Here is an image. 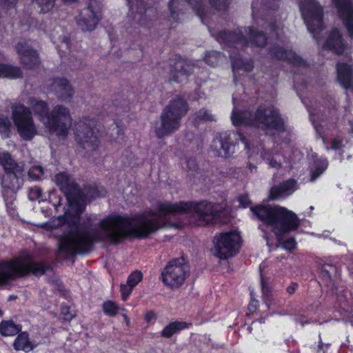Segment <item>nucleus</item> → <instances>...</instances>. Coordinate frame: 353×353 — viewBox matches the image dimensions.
<instances>
[{
	"mask_svg": "<svg viewBox=\"0 0 353 353\" xmlns=\"http://www.w3.org/2000/svg\"><path fill=\"white\" fill-rule=\"evenodd\" d=\"M268 163L269 165L273 168L279 169L280 168H281V163L280 162H278L274 157H271L269 159Z\"/></svg>",
	"mask_w": 353,
	"mask_h": 353,
	"instance_id": "59",
	"label": "nucleus"
},
{
	"mask_svg": "<svg viewBox=\"0 0 353 353\" xmlns=\"http://www.w3.org/2000/svg\"><path fill=\"white\" fill-rule=\"evenodd\" d=\"M336 79L340 85L347 90L353 87V68L345 62H338L336 65Z\"/></svg>",
	"mask_w": 353,
	"mask_h": 353,
	"instance_id": "22",
	"label": "nucleus"
},
{
	"mask_svg": "<svg viewBox=\"0 0 353 353\" xmlns=\"http://www.w3.org/2000/svg\"><path fill=\"white\" fill-rule=\"evenodd\" d=\"M68 203L73 212L67 216L66 222L74 230L58 236V250L72 257L90 252L94 243L108 241L117 245L131 238L147 239L162 226L157 216L194 214L202 225H212V202L207 200L165 201L158 203L156 210H149L132 216L126 214H108L99 220L90 232L85 230L91 223L90 216L80 223L81 215L85 209L84 198Z\"/></svg>",
	"mask_w": 353,
	"mask_h": 353,
	"instance_id": "1",
	"label": "nucleus"
},
{
	"mask_svg": "<svg viewBox=\"0 0 353 353\" xmlns=\"http://www.w3.org/2000/svg\"><path fill=\"white\" fill-rule=\"evenodd\" d=\"M300 10L308 31L316 37L323 29V8L317 0H304Z\"/></svg>",
	"mask_w": 353,
	"mask_h": 353,
	"instance_id": "11",
	"label": "nucleus"
},
{
	"mask_svg": "<svg viewBox=\"0 0 353 353\" xmlns=\"http://www.w3.org/2000/svg\"><path fill=\"white\" fill-rule=\"evenodd\" d=\"M336 267L332 264H323L319 272L321 282L326 286H330L332 283L333 277L336 276Z\"/></svg>",
	"mask_w": 353,
	"mask_h": 353,
	"instance_id": "28",
	"label": "nucleus"
},
{
	"mask_svg": "<svg viewBox=\"0 0 353 353\" xmlns=\"http://www.w3.org/2000/svg\"><path fill=\"white\" fill-rule=\"evenodd\" d=\"M314 168L311 171V181L316 180L327 169L328 163L325 159H317L314 162Z\"/></svg>",
	"mask_w": 353,
	"mask_h": 353,
	"instance_id": "33",
	"label": "nucleus"
},
{
	"mask_svg": "<svg viewBox=\"0 0 353 353\" xmlns=\"http://www.w3.org/2000/svg\"><path fill=\"white\" fill-rule=\"evenodd\" d=\"M323 103L325 108L327 109L330 117L337 115L338 104L334 97L330 94H325L323 98Z\"/></svg>",
	"mask_w": 353,
	"mask_h": 353,
	"instance_id": "34",
	"label": "nucleus"
},
{
	"mask_svg": "<svg viewBox=\"0 0 353 353\" xmlns=\"http://www.w3.org/2000/svg\"><path fill=\"white\" fill-rule=\"evenodd\" d=\"M1 78L17 79L23 77V72L20 67L9 63H3Z\"/></svg>",
	"mask_w": 353,
	"mask_h": 353,
	"instance_id": "31",
	"label": "nucleus"
},
{
	"mask_svg": "<svg viewBox=\"0 0 353 353\" xmlns=\"http://www.w3.org/2000/svg\"><path fill=\"white\" fill-rule=\"evenodd\" d=\"M134 289V288L130 286L127 282L125 284L121 283L119 290L121 292V299L123 301H127L132 293Z\"/></svg>",
	"mask_w": 353,
	"mask_h": 353,
	"instance_id": "45",
	"label": "nucleus"
},
{
	"mask_svg": "<svg viewBox=\"0 0 353 353\" xmlns=\"http://www.w3.org/2000/svg\"><path fill=\"white\" fill-rule=\"evenodd\" d=\"M102 310L105 315L114 317L117 315L119 306L115 301L108 300L103 303Z\"/></svg>",
	"mask_w": 353,
	"mask_h": 353,
	"instance_id": "37",
	"label": "nucleus"
},
{
	"mask_svg": "<svg viewBox=\"0 0 353 353\" xmlns=\"http://www.w3.org/2000/svg\"><path fill=\"white\" fill-rule=\"evenodd\" d=\"M30 105L34 115L40 121L44 122L50 132H54L59 137L68 136L72 120L68 108L62 105H57L50 112L48 103L36 98L30 99Z\"/></svg>",
	"mask_w": 353,
	"mask_h": 353,
	"instance_id": "4",
	"label": "nucleus"
},
{
	"mask_svg": "<svg viewBox=\"0 0 353 353\" xmlns=\"http://www.w3.org/2000/svg\"><path fill=\"white\" fill-rule=\"evenodd\" d=\"M324 47L336 54L341 55L343 54L346 45L343 35L338 28H334L330 31L324 43Z\"/></svg>",
	"mask_w": 353,
	"mask_h": 353,
	"instance_id": "23",
	"label": "nucleus"
},
{
	"mask_svg": "<svg viewBox=\"0 0 353 353\" xmlns=\"http://www.w3.org/2000/svg\"><path fill=\"white\" fill-rule=\"evenodd\" d=\"M3 262H5V260H0V285H6L14 281L10 270L1 267Z\"/></svg>",
	"mask_w": 353,
	"mask_h": 353,
	"instance_id": "41",
	"label": "nucleus"
},
{
	"mask_svg": "<svg viewBox=\"0 0 353 353\" xmlns=\"http://www.w3.org/2000/svg\"><path fill=\"white\" fill-rule=\"evenodd\" d=\"M298 288V283L295 282H292L290 285L287 288L286 291L290 295H292L294 294V292L297 290Z\"/></svg>",
	"mask_w": 353,
	"mask_h": 353,
	"instance_id": "58",
	"label": "nucleus"
},
{
	"mask_svg": "<svg viewBox=\"0 0 353 353\" xmlns=\"http://www.w3.org/2000/svg\"><path fill=\"white\" fill-rule=\"evenodd\" d=\"M195 120L198 121H214V119L209 110L202 108L195 112Z\"/></svg>",
	"mask_w": 353,
	"mask_h": 353,
	"instance_id": "42",
	"label": "nucleus"
},
{
	"mask_svg": "<svg viewBox=\"0 0 353 353\" xmlns=\"http://www.w3.org/2000/svg\"><path fill=\"white\" fill-rule=\"evenodd\" d=\"M13 347L17 351H26L29 352L32 350L35 345L30 341L29 334L26 332H19L17 338L13 343Z\"/></svg>",
	"mask_w": 353,
	"mask_h": 353,
	"instance_id": "27",
	"label": "nucleus"
},
{
	"mask_svg": "<svg viewBox=\"0 0 353 353\" xmlns=\"http://www.w3.org/2000/svg\"><path fill=\"white\" fill-rule=\"evenodd\" d=\"M43 174V169L39 165L32 166L28 170L29 177L35 181L39 180Z\"/></svg>",
	"mask_w": 353,
	"mask_h": 353,
	"instance_id": "46",
	"label": "nucleus"
},
{
	"mask_svg": "<svg viewBox=\"0 0 353 353\" xmlns=\"http://www.w3.org/2000/svg\"><path fill=\"white\" fill-rule=\"evenodd\" d=\"M268 54L272 59L283 61L294 67L307 68V62L291 49L274 43L270 45Z\"/></svg>",
	"mask_w": 353,
	"mask_h": 353,
	"instance_id": "16",
	"label": "nucleus"
},
{
	"mask_svg": "<svg viewBox=\"0 0 353 353\" xmlns=\"http://www.w3.org/2000/svg\"><path fill=\"white\" fill-rule=\"evenodd\" d=\"M70 307L62 305L61 307V313L65 316V319L70 320L73 318V315L70 313Z\"/></svg>",
	"mask_w": 353,
	"mask_h": 353,
	"instance_id": "57",
	"label": "nucleus"
},
{
	"mask_svg": "<svg viewBox=\"0 0 353 353\" xmlns=\"http://www.w3.org/2000/svg\"><path fill=\"white\" fill-rule=\"evenodd\" d=\"M344 145L342 143V141L339 139H334L331 141L330 145L326 146V150H332L336 152V154L335 157V159H339L340 161H341L344 157H343V152H344Z\"/></svg>",
	"mask_w": 353,
	"mask_h": 353,
	"instance_id": "35",
	"label": "nucleus"
},
{
	"mask_svg": "<svg viewBox=\"0 0 353 353\" xmlns=\"http://www.w3.org/2000/svg\"><path fill=\"white\" fill-rule=\"evenodd\" d=\"M237 140L247 144L248 140L240 131H225L218 133L212 141V149L215 151L218 157L229 158L234 153V148Z\"/></svg>",
	"mask_w": 353,
	"mask_h": 353,
	"instance_id": "12",
	"label": "nucleus"
},
{
	"mask_svg": "<svg viewBox=\"0 0 353 353\" xmlns=\"http://www.w3.org/2000/svg\"><path fill=\"white\" fill-rule=\"evenodd\" d=\"M223 55V53L218 51L212 50L206 52L204 57V61L208 65L214 68L219 65Z\"/></svg>",
	"mask_w": 353,
	"mask_h": 353,
	"instance_id": "36",
	"label": "nucleus"
},
{
	"mask_svg": "<svg viewBox=\"0 0 353 353\" xmlns=\"http://www.w3.org/2000/svg\"><path fill=\"white\" fill-rule=\"evenodd\" d=\"M231 121L236 127H251L278 133H283L287 130L285 120L279 110L274 106L265 104L259 105L254 113L250 110H238L234 108L231 114Z\"/></svg>",
	"mask_w": 353,
	"mask_h": 353,
	"instance_id": "2",
	"label": "nucleus"
},
{
	"mask_svg": "<svg viewBox=\"0 0 353 353\" xmlns=\"http://www.w3.org/2000/svg\"><path fill=\"white\" fill-rule=\"evenodd\" d=\"M261 283L263 295L269 299V296L271 295V292L270 290L268 285L264 281L263 277H261Z\"/></svg>",
	"mask_w": 353,
	"mask_h": 353,
	"instance_id": "55",
	"label": "nucleus"
},
{
	"mask_svg": "<svg viewBox=\"0 0 353 353\" xmlns=\"http://www.w3.org/2000/svg\"><path fill=\"white\" fill-rule=\"evenodd\" d=\"M43 195V191L41 188L39 187H34L30 190L29 199L31 201L39 200L41 199Z\"/></svg>",
	"mask_w": 353,
	"mask_h": 353,
	"instance_id": "49",
	"label": "nucleus"
},
{
	"mask_svg": "<svg viewBox=\"0 0 353 353\" xmlns=\"http://www.w3.org/2000/svg\"><path fill=\"white\" fill-rule=\"evenodd\" d=\"M54 181L60 190L64 194L68 201L83 199L85 197L79 185L66 172H59L54 176Z\"/></svg>",
	"mask_w": 353,
	"mask_h": 353,
	"instance_id": "15",
	"label": "nucleus"
},
{
	"mask_svg": "<svg viewBox=\"0 0 353 353\" xmlns=\"http://www.w3.org/2000/svg\"><path fill=\"white\" fill-rule=\"evenodd\" d=\"M229 55L234 72V81H236L235 72L236 71L240 70L244 60L239 52L234 53L231 51L230 52Z\"/></svg>",
	"mask_w": 353,
	"mask_h": 353,
	"instance_id": "38",
	"label": "nucleus"
},
{
	"mask_svg": "<svg viewBox=\"0 0 353 353\" xmlns=\"http://www.w3.org/2000/svg\"><path fill=\"white\" fill-rule=\"evenodd\" d=\"M143 274L141 271L136 270L132 271L128 276L126 282L135 288L143 281Z\"/></svg>",
	"mask_w": 353,
	"mask_h": 353,
	"instance_id": "39",
	"label": "nucleus"
},
{
	"mask_svg": "<svg viewBox=\"0 0 353 353\" xmlns=\"http://www.w3.org/2000/svg\"><path fill=\"white\" fill-rule=\"evenodd\" d=\"M296 189V181L294 179H290L281 182L277 185L271 187L268 198L271 201H275L284 196L291 195Z\"/></svg>",
	"mask_w": 353,
	"mask_h": 353,
	"instance_id": "24",
	"label": "nucleus"
},
{
	"mask_svg": "<svg viewBox=\"0 0 353 353\" xmlns=\"http://www.w3.org/2000/svg\"><path fill=\"white\" fill-rule=\"evenodd\" d=\"M332 3L348 36L353 38V0H332Z\"/></svg>",
	"mask_w": 353,
	"mask_h": 353,
	"instance_id": "19",
	"label": "nucleus"
},
{
	"mask_svg": "<svg viewBox=\"0 0 353 353\" xmlns=\"http://www.w3.org/2000/svg\"><path fill=\"white\" fill-rule=\"evenodd\" d=\"M52 89L57 98L62 101L70 100L74 92L69 80L64 77L54 78L52 83Z\"/></svg>",
	"mask_w": 353,
	"mask_h": 353,
	"instance_id": "21",
	"label": "nucleus"
},
{
	"mask_svg": "<svg viewBox=\"0 0 353 353\" xmlns=\"http://www.w3.org/2000/svg\"><path fill=\"white\" fill-rule=\"evenodd\" d=\"M149 10L150 8L147 7L144 0H139L137 2L135 12H134L133 6L130 5V11L132 12V14H134L133 18L135 20H137V22L140 26H143L145 24L147 12Z\"/></svg>",
	"mask_w": 353,
	"mask_h": 353,
	"instance_id": "29",
	"label": "nucleus"
},
{
	"mask_svg": "<svg viewBox=\"0 0 353 353\" xmlns=\"http://www.w3.org/2000/svg\"><path fill=\"white\" fill-rule=\"evenodd\" d=\"M11 123L8 118L3 114H0V134L3 138L9 136L10 132Z\"/></svg>",
	"mask_w": 353,
	"mask_h": 353,
	"instance_id": "40",
	"label": "nucleus"
},
{
	"mask_svg": "<svg viewBox=\"0 0 353 353\" xmlns=\"http://www.w3.org/2000/svg\"><path fill=\"white\" fill-rule=\"evenodd\" d=\"M254 68V61L252 59L244 60L240 70L250 72Z\"/></svg>",
	"mask_w": 353,
	"mask_h": 353,
	"instance_id": "52",
	"label": "nucleus"
},
{
	"mask_svg": "<svg viewBox=\"0 0 353 353\" xmlns=\"http://www.w3.org/2000/svg\"><path fill=\"white\" fill-rule=\"evenodd\" d=\"M193 72L194 65L184 60L181 55L176 54L174 59H170V81L179 83L186 79Z\"/></svg>",
	"mask_w": 353,
	"mask_h": 353,
	"instance_id": "18",
	"label": "nucleus"
},
{
	"mask_svg": "<svg viewBox=\"0 0 353 353\" xmlns=\"http://www.w3.org/2000/svg\"><path fill=\"white\" fill-rule=\"evenodd\" d=\"M12 119L17 132L24 141H31L37 134V129L30 108L23 104L12 107Z\"/></svg>",
	"mask_w": 353,
	"mask_h": 353,
	"instance_id": "9",
	"label": "nucleus"
},
{
	"mask_svg": "<svg viewBox=\"0 0 353 353\" xmlns=\"http://www.w3.org/2000/svg\"><path fill=\"white\" fill-rule=\"evenodd\" d=\"M34 1L41 8V12L47 13L54 8L56 0H34Z\"/></svg>",
	"mask_w": 353,
	"mask_h": 353,
	"instance_id": "43",
	"label": "nucleus"
},
{
	"mask_svg": "<svg viewBox=\"0 0 353 353\" xmlns=\"http://www.w3.org/2000/svg\"><path fill=\"white\" fill-rule=\"evenodd\" d=\"M249 169L250 170V171L252 172L254 170H256L257 169L256 166L252 164V163H249Z\"/></svg>",
	"mask_w": 353,
	"mask_h": 353,
	"instance_id": "64",
	"label": "nucleus"
},
{
	"mask_svg": "<svg viewBox=\"0 0 353 353\" xmlns=\"http://www.w3.org/2000/svg\"><path fill=\"white\" fill-rule=\"evenodd\" d=\"M23 174H3L1 179V185L3 190V196L6 197V194L13 192L15 188L18 186V182Z\"/></svg>",
	"mask_w": 353,
	"mask_h": 353,
	"instance_id": "26",
	"label": "nucleus"
},
{
	"mask_svg": "<svg viewBox=\"0 0 353 353\" xmlns=\"http://www.w3.org/2000/svg\"><path fill=\"white\" fill-rule=\"evenodd\" d=\"M113 105L116 108L117 110H121V112H128L130 110V103L125 99L119 101L118 99L113 100Z\"/></svg>",
	"mask_w": 353,
	"mask_h": 353,
	"instance_id": "48",
	"label": "nucleus"
},
{
	"mask_svg": "<svg viewBox=\"0 0 353 353\" xmlns=\"http://www.w3.org/2000/svg\"><path fill=\"white\" fill-rule=\"evenodd\" d=\"M216 41L229 48L239 46L242 49L249 46L264 48L268 41L267 34L262 30L252 26L238 27L234 30H223L219 31L216 36Z\"/></svg>",
	"mask_w": 353,
	"mask_h": 353,
	"instance_id": "5",
	"label": "nucleus"
},
{
	"mask_svg": "<svg viewBox=\"0 0 353 353\" xmlns=\"http://www.w3.org/2000/svg\"><path fill=\"white\" fill-rule=\"evenodd\" d=\"M21 325L15 324L12 320L2 321L0 323V333L4 336H14L20 332Z\"/></svg>",
	"mask_w": 353,
	"mask_h": 353,
	"instance_id": "32",
	"label": "nucleus"
},
{
	"mask_svg": "<svg viewBox=\"0 0 353 353\" xmlns=\"http://www.w3.org/2000/svg\"><path fill=\"white\" fill-rule=\"evenodd\" d=\"M103 5L98 0H89L87 6L82 9L76 17L77 25L82 31H92L94 30L102 15Z\"/></svg>",
	"mask_w": 353,
	"mask_h": 353,
	"instance_id": "14",
	"label": "nucleus"
},
{
	"mask_svg": "<svg viewBox=\"0 0 353 353\" xmlns=\"http://www.w3.org/2000/svg\"><path fill=\"white\" fill-rule=\"evenodd\" d=\"M259 306V303L257 301H253L252 303H250L248 305V310L251 312H254Z\"/></svg>",
	"mask_w": 353,
	"mask_h": 353,
	"instance_id": "61",
	"label": "nucleus"
},
{
	"mask_svg": "<svg viewBox=\"0 0 353 353\" xmlns=\"http://www.w3.org/2000/svg\"><path fill=\"white\" fill-rule=\"evenodd\" d=\"M0 165H2L5 171V174H23V168L14 161L8 152H1L0 151Z\"/></svg>",
	"mask_w": 353,
	"mask_h": 353,
	"instance_id": "25",
	"label": "nucleus"
},
{
	"mask_svg": "<svg viewBox=\"0 0 353 353\" xmlns=\"http://www.w3.org/2000/svg\"><path fill=\"white\" fill-rule=\"evenodd\" d=\"M213 243L214 255L220 259H228L239 252L242 239L237 232L231 230L215 235Z\"/></svg>",
	"mask_w": 353,
	"mask_h": 353,
	"instance_id": "10",
	"label": "nucleus"
},
{
	"mask_svg": "<svg viewBox=\"0 0 353 353\" xmlns=\"http://www.w3.org/2000/svg\"><path fill=\"white\" fill-rule=\"evenodd\" d=\"M262 3L268 10H276L279 7V0H263Z\"/></svg>",
	"mask_w": 353,
	"mask_h": 353,
	"instance_id": "51",
	"label": "nucleus"
},
{
	"mask_svg": "<svg viewBox=\"0 0 353 353\" xmlns=\"http://www.w3.org/2000/svg\"><path fill=\"white\" fill-rule=\"evenodd\" d=\"M19 0H0V7L6 11L14 9Z\"/></svg>",
	"mask_w": 353,
	"mask_h": 353,
	"instance_id": "50",
	"label": "nucleus"
},
{
	"mask_svg": "<svg viewBox=\"0 0 353 353\" xmlns=\"http://www.w3.org/2000/svg\"><path fill=\"white\" fill-rule=\"evenodd\" d=\"M15 51L19 56L20 63L26 70H32L41 63L38 51L32 48L29 41L23 39L15 46Z\"/></svg>",
	"mask_w": 353,
	"mask_h": 353,
	"instance_id": "17",
	"label": "nucleus"
},
{
	"mask_svg": "<svg viewBox=\"0 0 353 353\" xmlns=\"http://www.w3.org/2000/svg\"><path fill=\"white\" fill-rule=\"evenodd\" d=\"M212 8L216 10H226L229 7V0H209Z\"/></svg>",
	"mask_w": 353,
	"mask_h": 353,
	"instance_id": "47",
	"label": "nucleus"
},
{
	"mask_svg": "<svg viewBox=\"0 0 353 353\" xmlns=\"http://www.w3.org/2000/svg\"><path fill=\"white\" fill-rule=\"evenodd\" d=\"M188 110L189 105L182 97L171 100L161 114V126L155 129L157 137L163 139L178 130Z\"/></svg>",
	"mask_w": 353,
	"mask_h": 353,
	"instance_id": "6",
	"label": "nucleus"
},
{
	"mask_svg": "<svg viewBox=\"0 0 353 353\" xmlns=\"http://www.w3.org/2000/svg\"><path fill=\"white\" fill-rule=\"evenodd\" d=\"M156 318V314L154 311H148L145 314V320L146 322L149 323L152 319Z\"/></svg>",
	"mask_w": 353,
	"mask_h": 353,
	"instance_id": "60",
	"label": "nucleus"
},
{
	"mask_svg": "<svg viewBox=\"0 0 353 353\" xmlns=\"http://www.w3.org/2000/svg\"><path fill=\"white\" fill-rule=\"evenodd\" d=\"M98 123L97 119L90 117H83L76 123L74 139L80 147L94 151L99 148L101 140L97 129Z\"/></svg>",
	"mask_w": 353,
	"mask_h": 353,
	"instance_id": "8",
	"label": "nucleus"
},
{
	"mask_svg": "<svg viewBox=\"0 0 353 353\" xmlns=\"http://www.w3.org/2000/svg\"><path fill=\"white\" fill-rule=\"evenodd\" d=\"M86 195L94 199L99 196V190L97 188L92 186H88L85 188Z\"/></svg>",
	"mask_w": 353,
	"mask_h": 353,
	"instance_id": "54",
	"label": "nucleus"
},
{
	"mask_svg": "<svg viewBox=\"0 0 353 353\" xmlns=\"http://www.w3.org/2000/svg\"><path fill=\"white\" fill-rule=\"evenodd\" d=\"M192 8L196 14L204 22L206 14L207 9L203 3L202 0H185ZM181 1L179 0H170L168 3V9L170 12V17L174 21L178 22L179 19L180 6Z\"/></svg>",
	"mask_w": 353,
	"mask_h": 353,
	"instance_id": "20",
	"label": "nucleus"
},
{
	"mask_svg": "<svg viewBox=\"0 0 353 353\" xmlns=\"http://www.w3.org/2000/svg\"><path fill=\"white\" fill-rule=\"evenodd\" d=\"M250 210L256 218L272 228L277 240L300 225L297 215L285 207L259 204L251 207Z\"/></svg>",
	"mask_w": 353,
	"mask_h": 353,
	"instance_id": "3",
	"label": "nucleus"
},
{
	"mask_svg": "<svg viewBox=\"0 0 353 353\" xmlns=\"http://www.w3.org/2000/svg\"><path fill=\"white\" fill-rule=\"evenodd\" d=\"M189 323L184 321H172L168 323L161 331V336L165 338H170L175 333L189 327Z\"/></svg>",
	"mask_w": 353,
	"mask_h": 353,
	"instance_id": "30",
	"label": "nucleus"
},
{
	"mask_svg": "<svg viewBox=\"0 0 353 353\" xmlns=\"http://www.w3.org/2000/svg\"><path fill=\"white\" fill-rule=\"evenodd\" d=\"M270 26L271 30H273V31H276V29H277V25H276V22H275V21L272 22V23L270 24Z\"/></svg>",
	"mask_w": 353,
	"mask_h": 353,
	"instance_id": "63",
	"label": "nucleus"
},
{
	"mask_svg": "<svg viewBox=\"0 0 353 353\" xmlns=\"http://www.w3.org/2000/svg\"><path fill=\"white\" fill-rule=\"evenodd\" d=\"M238 201L239 205L243 208H248L252 203L251 200L247 194H242L239 196Z\"/></svg>",
	"mask_w": 353,
	"mask_h": 353,
	"instance_id": "53",
	"label": "nucleus"
},
{
	"mask_svg": "<svg viewBox=\"0 0 353 353\" xmlns=\"http://www.w3.org/2000/svg\"><path fill=\"white\" fill-rule=\"evenodd\" d=\"M188 276L185 259L181 257L170 260L161 272L160 279L165 285L173 288L182 285Z\"/></svg>",
	"mask_w": 353,
	"mask_h": 353,
	"instance_id": "13",
	"label": "nucleus"
},
{
	"mask_svg": "<svg viewBox=\"0 0 353 353\" xmlns=\"http://www.w3.org/2000/svg\"><path fill=\"white\" fill-rule=\"evenodd\" d=\"M52 204L56 208L60 207L61 205V198L60 196L58 197L57 201Z\"/></svg>",
	"mask_w": 353,
	"mask_h": 353,
	"instance_id": "62",
	"label": "nucleus"
},
{
	"mask_svg": "<svg viewBox=\"0 0 353 353\" xmlns=\"http://www.w3.org/2000/svg\"><path fill=\"white\" fill-rule=\"evenodd\" d=\"M1 267L10 270L14 281L31 274L40 276L50 269L49 265L43 261H34L32 255L26 250L21 251L17 257L5 260L1 263Z\"/></svg>",
	"mask_w": 353,
	"mask_h": 353,
	"instance_id": "7",
	"label": "nucleus"
},
{
	"mask_svg": "<svg viewBox=\"0 0 353 353\" xmlns=\"http://www.w3.org/2000/svg\"><path fill=\"white\" fill-rule=\"evenodd\" d=\"M278 241L286 250L292 252L296 248L297 243L294 237L284 239L283 236L281 240H278Z\"/></svg>",
	"mask_w": 353,
	"mask_h": 353,
	"instance_id": "44",
	"label": "nucleus"
},
{
	"mask_svg": "<svg viewBox=\"0 0 353 353\" xmlns=\"http://www.w3.org/2000/svg\"><path fill=\"white\" fill-rule=\"evenodd\" d=\"M188 168L192 171H196L199 168L196 159L190 158L186 161Z\"/></svg>",
	"mask_w": 353,
	"mask_h": 353,
	"instance_id": "56",
	"label": "nucleus"
}]
</instances>
